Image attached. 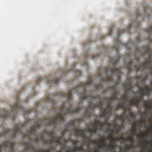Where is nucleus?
I'll use <instances>...</instances> for the list:
<instances>
[{"label":"nucleus","instance_id":"nucleus-30","mask_svg":"<svg viewBox=\"0 0 152 152\" xmlns=\"http://www.w3.org/2000/svg\"><path fill=\"white\" fill-rule=\"evenodd\" d=\"M97 130V128H96V127H94L92 129H91V137L92 136V133H93L94 134H96V132Z\"/></svg>","mask_w":152,"mask_h":152},{"label":"nucleus","instance_id":"nucleus-22","mask_svg":"<svg viewBox=\"0 0 152 152\" xmlns=\"http://www.w3.org/2000/svg\"><path fill=\"white\" fill-rule=\"evenodd\" d=\"M94 122L93 123V125L94 127H96V128H97L98 126L99 127L100 130V124L101 122H100L99 120H97L96 119L94 120Z\"/></svg>","mask_w":152,"mask_h":152},{"label":"nucleus","instance_id":"nucleus-8","mask_svg":"<svg viewBox=\"0 0 152 152\" xmlns=\"http://www.w3.org/2000/svg\"><path fill=\"white\" fill-rule=\"evenodd\" d=\"M148 102L147 105H145L143 102H142L143 105L145 107L144 110L142 111V114L140 113L141 116H145L146 115H148L149 112V111L151 110L152 108V104L151 102L147 100Z\"/></svg>","mask_w":152,"mask_h":152},{"label":"nucleus","instance_id":"nucleus-6","mask_svg":"<svg viewBox=\"0 0 152 152\" xmlns=\"http://www.w3.org/2000/svg\"><path fill=\"white\" fill-rule=\"evenodd\" d=\"M147 62H148L147 60H145L142 65L138 66L137 64H134L133 65H132V61H131L130 62L127 63L125 66V67L127 68L128 71L129 72L132 71V66L134 68V69H136L137 71H142L144 70L146 68L151 69V70L152 69V64H148L147 65H146V64Z\"/></svg>","mask_w":152,"mask_h":152},{"label":"nucleus","instance_id":"nucleus-14","mask_svg":"<svg viewBox=\"0 0 152 152\" xmlns=\"http://www.w3.org/2000/svg\"><path fill=\"white\" fill-rule=\"evenodd\" d=\"M139 121H137L134 122L132 124V127L130 129L131 132L136 133L137 131V125L139 124Z\"/></svg>","mask_w":152,"mask_h":152},{"label":"nucleus","instance_id":"nucleus-12","mask_svg":"<svg viewBox=\"0 0 152 152\" xmlns=\"http://www.w3.org/2000/svg\"><path fill=\"white\" fill-rule=\"evenodd\" d=\"M111 115H107L105 117L104 122L103 123L101 122L100 124V130H102L104 127H105L106 125L108 124V123H109L108 119L110 118Z\"/></svg>","mask_w":152,"mask_h":152},{"label":"nucleus","instance_id":"nucleus-1","mask_svg":"<svg viewBox=\"0 0 152 152\" xmlns=\"http://www.w3.org/2000/svg\"><path fill=\"white\" fill-rule=\"evenodd\" d=\"M120 58V56L118 55L115 58L110 60V62L113 64V67H109L108 69L104 68L101 70L99 69L98 76L100 80L104 82H112L113 81L112 75H115L119 79H120L121 72L119 68L116 67L115 65Z\"/></svg>","mask_w":152,"mask_h":152},{"label":"nucleus","instance_id":"nucleus-11","mask_svg":"<svg viewBox=\"0 0 152 152\" xmlns=\"http://www.w3.org/2000/svg\"><path fill=\"white\" fill-rule=\"evenodd\" d=\"M130 118H129L128 116H127L125 112L123 113L122 115H120L119 116V119L121 120L122 123L121 124L119 125L120 126H121V128L122 126H123L124 125V121L126 119H129V120H131V118H131V117L129 116Z\"/></svg>","mask_w":152,"mask_h":152},{"label":"nucleus","instance_id":"nucleus-35","mask_svg":"<svg viewBox=\"0 0 152 152\" xmlns=\"http://www.w3.org/2000/svg\"><path fill=\"white\" fill-rule=\"evenodd\" d=\"M147 134L146 133H143L142 132H140V137L141 138H142L143 137H144L145 136H147Z\"/></svg>","mask_w":152,"mask_h":152},{"label":"nucleus","instance_id":"nucleus-28","mask_svg":"<svg viewBox=\"0 0 152 152\" xmlns=\"http://www.w3.org/2000/svg\"><path fill=\"white\" fill-rule=\"evenodd\" d=\"M123 134H122V136H119L117 138V141H118L120 140H122L123 142H125V137L123 136Z\"/></svg>","mask_w":152,"mask_h":152},{"label":"nucleus","instance_id":"nucleus-52","mask_svg":"<svg viewBox=\"0 0 152 152\" xmlns=\"http://www.w3.org/2000/svg\"><path fill=\"white\" fill-rule=\"evenodd\" d=\"M125 46H126L127 49H129V47H128L127 44H125Z\"/></svg>","mask_w":152,"mask_h":152},{"label":"nucleus","instance_id":"nucleus-5","mask_svg":"<svg viewBox=\"0 0 152 152\" xmlns=\"http://www.w3.org/2000/svg\"><path fill=\"white\" fill-rule=\"evenodd\" d=\"M140 26V23L138 21H135L134 23H131L128 27L126 28L125 29L121 30L119 29L118 30V34L117 35V37L116 39V42L117 44L115 46H114L113 48L116 51L118 52L119 50V45H122V43L121 42L120 40L119 39V37L121 35V33H124V32H127L129 33L130 29L132 27H139Z\"/></svg>","mask_w":152,"mask_h":152},{"label":"nucleus","instance_id":"nucleus-31","mask_svg":"<svg viewBox=\"0 0 152 152\" xmlns=\"http://www.w3.org/2000/svg\"><path fill=\"white\" fill-rule=\"evenodd\" d=\"M28 146L29 148L32 150L34 152L35 150V148L34 146V145L32 144H31L30 145H28Z\"/></svg>","mask_w":152,"mask_h":152},{"label":"nucleus","instance_id":"nucleus-46","mask_svg":"<svg viewBox=\"0 0 152 152\" xmlns=\"http://www.w3.org/2000/svg\"><path fill=\"white\" fill-rule=\"evenodd\" d=\"M132 144L130 145V148H134V144L133 143V142H132Z\"/></svg>","mask_w":152,"mask_h":152},{"label":"nucleus","instance_id":"nucleus-39","mask_svg":"<svg viewBox=\"0 0 152 152\" xmlns=\"http://www.w3.org/2000/svg\"><path fill=\"white\" fill-rule=\"evenodd\" d=\"M149 58L148 59H147V61L149 62H151V56H152V53H151V54H149Z\"/></svg>","mask_w":152,"mask_h":152},{"label":"nucleus","instance_id":"nucleus-15","mask_svg":"<svg viewBox=\"0 0 152 152\" xmlns=\"http://www.w3.org/2000/svg\"><path fill=\"white\" fill-rule=\"evenodd\" d=\"M116 85L115 84L114 85H113V86L109 87L107 90H104V92L109 91L110 90H112V89H113L114 91L112 93V94L117 95L118 91L115 87Z\"/></svg>","mask_w":152,"mask_h":152},{"label":"nucleus","instance_id":"nucleus-54","mask_svg":"<svg viewBox=\"0 0 152 152\" xmlns=\"http://www.w3.org/2000/svg\"><path fill=\"white\" fill-rule=\"evenodd\" d=\"M85 56L87 58H88L89 56V55L88 53V52H87V53L85 55Z\"/></svg>","mask_w":152,"mask_h":152},{"label":"nucleus","instance_id":"nucleus-21","mask_svg":"<svg viewBox=\"0 0 152 152\" xmlns=\"http://www.w3.org/2000/svg\"><path fill=\"white\" fill-rule=\"evenodd\" d=\"M144 86L146 87L147 88L146 90H144L143 95H146L148 97H149L151 94V91H149V89L148 88L149 87H148L147 85L145 84H144Z\"/></svg>","mask_w":152,"mask_h":152},{"label":"nucleus","instance_id":"nucleus-25","mask_svg":"<svg viewBox=\"0 0 152 152\" xmlns=\"http://www.w3.org/2000/svg\"><path fill=\"white\" fill-rule=\"evenodd\" d=\"M125 142L126 141H130L132 142H133V143H134V140L132 138L131 136L128 137H125Z\"/></svg>","mask_w":152,"mask_h":152},{"label":"nucleus","instance_id":"nucleus-26","mask_svg":"<svg viewBox=\"0 0 152 152\" xmlns=\"http://www.w3.org/2000/svg\"><path fill=\"white\" fill-rule=\"evenodd\" d=\"M114 130L113 129H110L109 131V133L110 134V136H108L107 137L109 139H110L111 137L112 136H114Z\"/></svg>","mask_w":152,"mask_h":152},{"label":"nucleus","instance_id":"nucleus-29","mask_svg":"<svg viewBox=\"0 0 152 152\" xmlns=\"http://www.w3.org/2000/svg\"><path fill=\"white\" fill-rule=\"evenodd\" d=\"M40 102H38L37 103V105L33 109V111L34 112L36 113L37 110V108L39 106Z\"/></svg>","mask_w":152,"mask_h":152},{"label":"nucleus","instance_id":"nucleus-57","mask_svg":"<svg viewBox=\"0 0 152 152\" xmlns=\"http://www.w3.org/2000/svg\"><path fill=\"white\" fill-rule=\"evenodd\" d=\"M83 65H87V62L86 61H85V62L83 63Z\"/></svg>","mask_w":152,"mask_h":152},{"label":"nucleus","instance_id":"nucleus-32","mask_svg":"<svg viewBox=\"0 0 152 152\" xmlns=\"http://www.w3.org/2000/svg\"><path fill=\"white\" fill-rule=\"evenodd\" d=\"M87 143L88 144H89L90 143H94L95 144H97V142H95L94 140H86Z\"/></svg>","mask_w":152,"mask_h":152},{"label":"nucleus","instance_id":"nucleus-13","mask_svg":"<svg viewBox=\"0 0 152 152\" xmlns=\"http://www.w3.org/2000/svg\"><path fill=\"white\" fill-rule=\"evenodd\" d=\"M151 120L149 118L148 115H146L145 116L142 117V118L140 119L139 121V124L140 125H141L142 123H143L144 124H146V123H148V121H150Z\"/></svg>","mask_w":152,"mask_h":152},{"label":"nucleus","instance_id":"nucleus-9","mask_svg":"<svg viewBox=\"0 0 152 152\" xmlns=\"http://www.w3.org/2000/svg\"><path fill=\"white\" fill-rule=\"evenodd\" d=\"M60 79V78H57L55 76H49L48 78H45V80L46 81L47 83H49V84H55L57 85Z\"/></svg>","mask_w":152,"mask_h":152},{"label":"nucleus","instance_id":"nucleus-49","mask_svg":"<svg viewBox=\"0 0 152 152\" xmlns=\"http://www.w3.org/2000/svg\"><path fill=\"white\" fill-rule=\"evenodd\" d=\"M99 55H94L93 56V57H92V58L93 59H95V58L96 57H98L99 56Z\"/></svg>","mask_w":152,"mask_h":152},{"label":"nucleus","instance_id":"nucleus-48","mask_svg":"<svg viewBox=\"0 0 152 152\" xmlns=\"http://www.w3.org/2000/svg\"><path fill=\"white\" fill-rule=\"evenodd\" d=\"M140 14L139 12H138L137 14L136 15V17L137 18L140 17Z\"/></svg>","mask_w":152,"mask_h":152},{"label":"nucleus","instance_id":"nucleus-55","mask_svg":"<svg viewBox=\"0 0 152 152\" xmlns=\"http://www.w3.org/2000/svg\"><path fill=\"white\" fill-rule=\"evenodd\" d=\"M46 152H50L51 149H49L47 150H45Z\"/></svg>","mask_w":152,"mask_h":152},{"label":"nucleus","instance_id":"nucleus-4","mask_svg":"<svg viewBox=\"0 0 152 152\" xmlns=\"http://www.w3.org/2000/svg\"><path fill=\"white\" fill-rule=\"evenodd\" d=\"M121 98L120 99L124 101V102L122 103H118L116 105V110H117L119 108H121L124 110L128 113V115L130 116L131 118L135 119L136 117V115L134 114L131 110V107L129 104V101H133L134 100L132 97L131 99H129L128 98L126 94H125L124 95H121Z\"/></svg>","mask_w":152,"mask_h":152},{"label":"nucleus","instance_id":"nucleus-62","mask_svg":"<svg viewBox=\"0 0 152 152\" xmlns=\"http://www.w3.org/2000/svg\"><path fill=\"white\" fill-rule=\"evenodd\" d=\"M56 152H61V151H57Z\"/></svg>","mask_w":152,"mask_h":152},{"label":"nucleus","instance_id":"nucleus-43","mask_svg":"<svg viewBox=\"0 0 152 152\" xmlns=\"http://www.w3.org/2000/svg\"><path fill=\"white\" fill-rule=\"evenodd\" d=\"M146 79V77H143V79H142L141 80V81H142V82L144 83L143 86H144V84L145 83V80Z\"/></svg>","mask_w":152,"mask_h":152},{"label":"nucleus","instance_id":"nucleus-27","mask_svg":"<svg viewBox=\"0 0 152 152\" xmlns=\"http://www.w3.org/2000/svg\"><path fill=\"white\" fill-rule=\"evenodd\" d=\"M111 138H112L111 140H110V142L112 144H116L115 142L117 141V138H114V136L111 137Z\"/></svg>","mask_w":152,"mask_h":152},{"label":"nucleus","instance_id":"nucleus-44","mask_svg":"<svg viewBox=\"0 0 152 152\" xmlns=\"http://www.w3.org/2000/svg\"><path fill=\"white\" fill-rule=\"evenodd\" d=\"M75 150L76 151H80V147H76L75 148Z\"/></svg>","mask_w":152,"mask_h":152},{"label":"nucleus","instance_id":"nucleus-45","mask_svg":"<svg viewBox=\"0 0 152 152\" xmlns=\"http://www.w3.org/2000/svg\"><path fill=\"white\" fill-rule=\"evenodd\" d=\"M125 148H126L128 150H129L131 149L130 147L128 146L127 145L125 146Z\"/></svg>","mask_w":152,"mask_h":152},{"label":"nucleus","instance_id":"nucleus-33","mask_svg":"<svg viewBox=\"0 0 152 152\" xmlns=\"http://www.w3.org/2000/svg\"><path fill=\"white\" fill-rule=\"evenodd\" d=\"M112 96H111L110 97H112V100L114 99L115 100H117L118 98L117 96V95L116 94H112Z\"/></svg>","mask_w":152,"mask_h":152},{"label":"nucleus","instance_id":"nucleus-19","mask_svg":"<svg viewBox=\"0 0 152 152\" xmlns=\"http://www.w3.org/2000/svg\"><path fill=\"white\" fill-rule=\"evenodd\" d=\"M106 139L104 138L103 139H101L99 141L101 142V143L100 144L98 145V146L99 148H102L104 150L105 149V147L106 146V144L105 143Z\"/></svg>","mask_w":152,"mask_h":152},{"label":"nucleus","instance_id":"nucleus-24","mask_svg":"<svg viewBox=\"0 0 152 152\" xmlns=\"http://www.w3.org/2000/svg\"><path fill=\"white\" fill-rule=\"evenodd\" d=\"M116 144H109L107 146V149L110 151H113L115 149Z\"/></svg>","mask_w":152,"mask_h":152},{"label":"nucleus","instance_id":"nucleus-58","mask_svg":"<svg viewBox=\"0 0 152 152\" xmlns=\"http://www.w3.org/2000/svg\"><path fill=\"white\" fill-rule=\"evenodd\" d=\"M65 141H66V140H65V138L63 137V141L64 142H65Z\"/></svg>","mask_w":152,"mask_h":152},{"label":"nucleus","instance_id":"nucleus-64","mask_svg":"<svg viewBox=\"0 0 152 152\" xmlns=\"http://www.w3.org/2000/svg\"><path fill=\"white\" fill-rule=\"evenodd\" d=\"M140 145H141V146H143L142 144H140Z\"/></svg>","mask_w":152,"mask_h":152},{"label":"nucleus","instance_id":"nucleus-37","mask_svg":"<svg viewBox=\"0 0 152 152\" xmlns=\"http://www.w3.org/2000/svg\"><path fill=\"white\" fill-rule=\"evenodd\" d=\"M91 128L90 127H88V128H87L85 130L87 131V132H90V137H91Z\"/></svg>","mask_w":152,"mask_h":152},{"label":"nucleus","instance_id":"nucleus-2","mask_svg":"<svg viewBox=\"0 0 152 152\" xmlns=\"http://www.w3.org/2000/svg\"><path fill=\"white\" fill-rule=\"evenodd\" d=\"M125 87L126 89V91H129L132 92L134 94H136L137 93H140L139 96H133L132 98L133 101H129V104L131 106H135L137 107V109H140V107L139 106V104L141 102H143L144 104L145 105H147L148 103L147 100H144L143 98V95L144 93V89L142 87L138 85L137 83V87L139 91H135L132 90V81L131 80H129L128 84L126 83H125Z\"/></svg>","mask_w":152,"mask_h":152},{"label":"nucleus","instance_id":"nucleus-18","mask_svg":"<svg viewBox=\"0 0 152 152\" xmlns=\"http://www.w3.org/2000/svg\"><path fill=\"white\" fill-rule=\"evenodd\" d=\"M146 31L149 34V42L152 43V25L150 26L149 28L147 29Z\"/></svg>","mask_w":152,"mask_h":152},{"label":"nucleus","instance_id":"nucleus-51","mask_svg":"<svg viewBox=\"0 0 152 152\" xmlns=\"http://www.w3.org/2000/svg\"><path fill=\"white\" fill-rule=\"evenodd\" d=\"M37 151L38 152H46L45 150L40 151H39V150H37Z\"/></svg>","mask_w":152,"mask_h":152},{"label":"nucleus","instance_id":"nucleus-23","mask_svg":"<svg viewBox=\"0 0 152 152\" xmlns=\"http://www.w3.org/2000/svg\"><path fill=\"white\" fill-rule=\"evenodd\" d=\"M114 126L115 128V130L116 133H118L119 132V131L121 129V126L119 125H118L116 124L115 121H114Z\"/></svg>","mask_w":152,"mask_h":152},{"label":"nucleus","instance_id":"nucleus-40","mask_svg":"<svg viewBox=\"0 0 152 152\" xmlns=\"http://www.w3.org/2000/svg\"><path fill=\"white\" fill-rule=\"evenodd\" d=\"M115 121V120L114 121H113L114 123H112V124H110V123L109 122V123H108V124H107V125H108L109 126H109H114V123H115V122H114Z\"/></svg>","mask_w":152,"mask_h":152},{"label":"nucleus","instance_id":"nucleus-41","mask_svg":"<svg viewBox=\"0 0 152 152\" xmlns=\"http://www.w3.org/2000/svg\"><path fill=\"white\" fill-rule=\"evenodd\" d=\"M43 78L42 77H40L38 79L37 81V83L39 82L40 81H41L42 80H43ZM37 85H38V83H37Z\"/></svg>","mask_w":152,"mask_h":152},{"label":"nucleus","instance_id":"nucleus-36","mask_svg":"<svg viewBox=\"0 0 152 152\" xmlns=\"http://www.w3.org/2000/svg\"><path fill=\"white\" fill-rule=\"evenodd\" d=\"M70 140L71 142L74 143L75 145L77 144L79 142L77 140Z\"/></svg>","mask_w":152,"mask_h":152},{"label":"nucleus","instance_id":"nucleus-16","mask_svg":"<svg viewBox=\"0 0 152 152\" xmlns=\"http://www.w3.org/2000/svg\"><path fill=\"white\" fill-rule=\"evenodd\" d=\"M148 144H149V146L148 147L144 146L143 147H142V151H143L146 148V152H152L151 150H149V148H151L152 147V140L151 142H148Z\"/></svg>","mask_w":152,"mask_h":152},{"label":"nucleus","instance_id":"nucleus-10","mask_svg":"<svg viewBox=\"0 0 152 152\" xmlns=\"http://www.w3.org/2000/svg\"><path fill=\"white\" fill-rule=\"evenodd\" d=\"M103 98L105 100V102L107 103V106L104 109H107V111L110 115L112 114V110L113 107L111 105L112 97H107L105 96Z\"/></svg>","mask_w":152,"mask_h":152},{"label":"nucleus","instance_id":"nucleus-59","mask_svg":"<svg viewBox=\"0 0 152 152\" xmlns=\"http://www.w3.org/2000/svg\"><path fill=\"white\" fill-rule=\"evenodd\" d=\"M144 142H147V143L148 142H147V140H144Z\"/></svg>","mask_w":152,"mask_h":152},{"label":"nucleus","instance_id":"nucleus-42","mask_svg":"<svg viewBox=\"0 0 152 152\" xmlns=\"http://www.w3.org/2000/svg\"><path fill=\"white\" fill-rule=\"evenodd\" d=\"M152 81H151V86H150V87H148V88L149 89V91H151V92H152V84L151 83Z\"/></svg>","mask_w":152,"mask_h":152},{"label":"nucleus","instance_id":"nucleus-50","mask_svg":"<svg viewBox=\"0 0 152 152\" xmlns=\"http://www.w3.org/2000/svg\"><path fill=\"white\" fill-rule=\"evenodd\" d=\"M80 151H83V146H81L80 147Z\"/></svg>","mask_w":152,"mask_h":152},{"label":"nucleus","instance_id":"nucleus-53","mask_svg":"<svg viewBox=\"0 0 152 152\" xmlns=\"http://www.w3.org/2000/svg\"><path fill=\"white\" fill-rule=\"evenodd\" d=\"M109 31H110V33L109 34V35H110L111 33V32H112V31H113L112 28H110L109 29Z\"/></svg>","mask_w":152,"mask_h":152},{"label":"nucleus","instance_id":"nucleus-60","mask_svg":"<svg viewBox=\"0 0 152 152\" xmlns=\"http://www.w3.org/2000/svg\"><path fill=\"white\" fill-rule=\"evenodd\" d=\"M145 128H149V127L148 126H146L145 127Z\"/></svg>","mask_w":152,"mask_h":152},{"label":"nucleus","instance_id":"nucleus-47","mask_svg":"<svg viewBox=\"0 0 152 152\" xmlns=\"http://www.w3.org/2000/svg\"><path fill=\"white\" fill-rule=\"evenodd\" d=\"M110 128L109 127V126H108L107 128H106L105 130L106 132H107V131H110Z\"/></svg>","mask_w":152,"mask_h":152},{"label":"nucleus","instance_id":"nucleus-34","mask_svg":"<svg viewBox=\"0 0 152 152\" xmlns=\"http://www.w3.org/2000/svg\"><path fill=\"white\" fill-rule=\"evenodd\" d=\"M149 129L150 130L148 131V132L149 133L151 136H152V124L150 126Z\"/></svg>","mask_w":152,"mask_h":152},{"label":"nucleus","instance_id":"nucleus-7","mask_svg":"<svg viewBox=\"0 0 152 152\" xmlns=\"http://www.w3.org/2000/svg\"><path fill=\"white\" fill-rule=\"evenodd\" d=\"M150 48L149 46L146 47L143 46L141 49L136 48L135 49V54L134 56V58L139 61L140 56H144L146 53H150Z\"/></svg>","mask_w":152,"mask_h":152},{"label":"nucleus","instance_id":"nucleus-61","mask_svg":"<svg viewBox=\"0 0 152 152\" xmlns=\"http://www.w3.org/2000/svg\"><path fill=\"white\" fill-rule=\"evenodd\" d=\"M37 93L35 92V91L34 92V95H35Z\"/></svg>","mask_w":152,"mask_h":152},{"label":"nucleus","instance_id":"nucleus-56","mask_svg":"<svg viewBox=\"0 0 152 152\" xmlns=\"http://www.w3.org/2000/svg\"><path fill=\"white\" fill-rule=\"evenodd\" d=\"M144 11L145 12H147L148 10L147 9V8H146L144 9Z\"/></svg>","mask_w":152,"mask_h":152},{"label":"nucleus","instance_id":"nucleus-63","mask_svg":"<svg viewBox=\"0 0 152 152\" xmlns=\"http://www.w3.org/2000/svg\"><path fill=\"white\" fill-rule=\"evenodd\" d=\"M89 41H88V42H87V45H88V44H90V43H89Z\"/></svg>","mask_w":152,"mask_h":152},{"label":"nucleus","instance_id":"nucleus-17","mask_svg":"<svg viewBox=\"0 0 152 152\" xmlns=\"http://www.w3.org/2000/svg\"><path fill=\"white\" fill-rule=\"evenodd\" d=\"M108 113L107 109L104 108L102 110L101 114L99 115V118H102L106 116L107 115H110Z\"/></svg>","mask_w":152,"mask_h":152},{"label":"nucleus","instance_id":"nucleus-3","mask_svg":"<svg viewBox=\"0 0 152 152\" xmlns=\"http://www.w3.org/2000/svg\"><path fill=\"white\" fill-rule=\"evenodd\" d=\"M19 95H17V101L15 104H12L11 106V108L12 113V114L8 113L7 111L5 110L4 112L0 113V118L4 119H11L13 120H15L16 115V113L19 110H20L23 114H29L31 113V111L28 109L25 110L23 108L20 102H19V99L18 97Z\"/></svg>","mask_w":152,"mask_h":152},{"label":"nucleus","instance_id":"nucleus-38","mask_svg":"<svg viewBox=\"0 0 152 152\" xmlns=\"http://www.w3.org/2000/svg\"><path fill=\"white\" fill-rule=\"evenodd\" d=\"M134 135H135L136 136H139V135H138V134H136V133L134 132H131V134H130V136H131L132 138L133 136H134Z\"/></svg>","mask_w":152,"mask_h":152},{"label":"nucleus","instance_id":"nucleus-20","mask_svg":"<svg viewBox=\"0 0 152 152\" xmlns=\"http://www.w3.org/2000/svg\"><path fill=\"white\" fill-rule=\"evenodd\" d=\"M71 70H72L74 72L76 73L78 76H80L81 75L82 72L81 71L76 69L75 67H73L72 69H69V70H68V71H66L65 72H70Z\"/></svg>","mask_w":152,"mask_h":152}]
</instances>
